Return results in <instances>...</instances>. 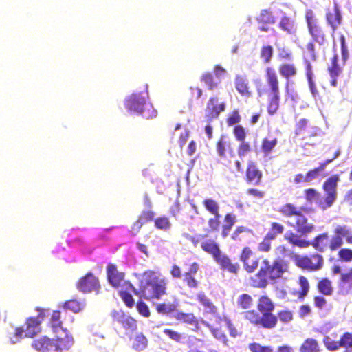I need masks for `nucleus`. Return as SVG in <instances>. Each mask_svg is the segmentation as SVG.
I'll return each mask as SVG.
<instances>
[{"mask_svg":"<svg viewBox=\"0 0 352 352\" xmlns=\"http://www.w3.org/2000/svg\"><path fill=\"white\" fill-rule=\"evenodd\" d=\"M52 340L54 350L58 352L69 350L74 344V338L66 329L60 330L58 333L55 334Z\"/></svg>","mask_w":352,"mask_h":352,"instance_id":"4468645a","label":"nucleus"},{"mask_svg":"<svg viewBox=\"0 0 352 352\" xmlns=\"http://www.w3.org/2000/svg\"><path fill=\"white\" fill-rule=\"evenodd\" d=\"M310 34L314 41L320 45H323L326 41V36L322 28Z\"/></svg>","mask_w":352,"mask_h":352,"instance_id":"338daca9","label":"nucleus"},{"mask_svg":"<svg viewBox=\"0 0 352 352\" xmlns=\"http://www.w3.org/2000/svg\"><path fill=\"white\" fill-rule=\"evenodd\" d=\"M31 346L38 352H50L54 349L52 339L42 336L32 341Z\"/></svg>","mask_w":352,"mask_h":352,"instance_id":"4be33fe9","label":"nucleus"},{"mask_svg":"<svg viewBox=\"0 0 352 352\" xmlns=\"http://www.w3.org/2000/svg\"><path fill=\"white\" fill-rule=\"evenodd\" d=\"M248 349L251 352H273V348L270 345H262L253 342L249 344Z\"/></svg>","mask_w":352,"mask_h":352,"instance_id":"5fc2aeb1","label":"nucleus"},{"mask_svg":"<svg viewBox=\"0 0 352 352\" xmlns=\"http://www.w3.org/2000/svg\"><path fill=\"white\" fill-rule=\"evenodd\" d=\"M304 195L306 201L309 203L317 201L320 197V192L313 188L305 190Z\"/></svg>","mask_w":352,"mask_h":352,"instance_id":"bf43d9fd","label":"nucleus"},{"mask_svg":"<svg viewBox=\"0 0 352 352\" xmlns=\"http://www.w3.org/2000/svg\"><path fill=\"white\" fill-rule=\"evenodd\" d=\"M233 135L235 138V140L237 142H241L245 140L246 138V131L245 128L240 124H237L233 128Z\"/></svg>","mask_w":352,"mask_h":352,"instance_id":"052dcab7","label":"nucleus"},{"mask_svg":"<svg viewBox=\"0 0 352 352\" xmlns=\"http://www.w3.org/2000/svg\"><path fill=\"white\" fill-rule=\"evenodd\" d=\"M203 205L206 210L212 214H219V204L212 198L205 199L203 201Z\"/></svg>","mask_w":352,"mask_h":352,"instance_id":"a18cd8bd","label":"nucleus"},{"mask_svg":"<svg viewBox=\"0 0 352 352\" xmlns=\"http://www.w3.org/2000/svg\"><path fill=\"white\" fill-rule=\"evenodd\" d=\"M340 348L352 349V333L344 332L339 339Z\"/></svg>","mask_w":352,"mask_h":352,"instance_id":"864d4df0","label":"nucleus"},{"mask_svg":"<svg viewBox=\"0 0 352 352\" xmlns=\"http://www.w3.org/2000/svg\"><path fill=\"white\" fill-rule=\"evenodd\" d=\"M313 210L302 207L298 208L292 203H285L281 206L278 212L284 217H294L293 221L288 220L287 224L296 229V232L301 235H307L315 230L316 226L314 223L309 222L305 213H308Z\"/></svg>","mask_w":352,"mask_h":352,"instance_id":"20e7f679","label":"nucleus"},{"mask_svg":"<svg viewBox=\"0 0 352 352\" xmlns=\"http://www.w3.org/2000/svg\"><path fill=\"white\" fill-rule=\"evenodd\" d=\"M253 151V147L250 142L246 140L239 142V144L237 147V154L239 157H243Z\"/></svg>","mask_w":352,"mask_h":352,"instance_id":"49530a36","label":"nucleus"},{"mask_svg":"<svg viewBox=\"0 0 352 352\" xmlns=\"http://www.w3.org/2000/svg\"><path fill=\"white\" fill-rule=\"evenodd\" d=\"M285 240L292 247L307 248L312 246L318 252L323 253L328 249L331 252L336 251L344 245V240L349 244H352V234L350 228L346 225H336L333 230V235L329 237L327 232H323L316 236L311 241L302 239L300 235L292 231L287 232L284 235Z\"/></svg>","mask_w":352,"mask_h":352,"instance_id":"f257e3e1","label":"nucleus"},{"mask_svg":"<svg viewBox=\"0 0 352 352\" xmlns=\"http://www.w3.org/2000/svg\"><path fill=\"white\" fill-rule=\"evenodd\" d=\"M295 263L297 267L302 270L316 272L323 267L324 258L318 252H315L310 255L297 256Z\"/></svg>","mask_w":352,"mask_h":352,"instance_id":"6e6552de","label":"nucleus"},{"mask_svg":"<svg viewBox=\"0 0 352 352\" xmlns=\"http://www.w3.org/2000/svg\"><path fill=\"white\" fill-rule=\"evenodd\" d=\"M214 217L208 220V226L211 232H217L219 230L221 226V214H213Z\"/></svg>","mask_w":352,"mask_h":352,"instance_id":"13d9d810","label":"nucleus"},{"mask_svg":"<svg viewBox=\"0 0 352 352\" xmlns=\"http://www.w3.org/2000/svg\"><path fill=\"white\" fill-rule=\"evenodd\" d=\"M234 87L241 96L247 98L252 96L251 87L245 76L236 75L234 78Z\"/></svg>","mask_w":352,"mask_h":352,"instance_id":"aec40b11","label":"nucleus"},{"mask_svg":"<svg viewBox=\"0 0 352 352\" xmlns=\"http://www.w3.org/2000/svg\"><path fill=\"white\" fill-rule=\"evenodd\" d=\"M163 333L170 339L177 342H181L183 339L182 333L173 329H164L163 330Z\"/></svg>","mask_w":352,"mask_h":352,"instance_id":"e2e57ef3","label":"nucleus"},{"mask_svg":"<svg viewBox=\"0 0 352 352\" xmlns=\"http://www.w3.org/2000/svg\"><path fill=\"white\" fill-rule=\"evenodd\" d=\"M197 299L199 302L204 307L205 313L216 315L218 313V309L210 299L204 293L199 292L197 294Z\"/></svg>","mask_w":352,"mask_h":352,"instance_id":"b1692460","label":"nucleus"},{"mask_svg":"<svg viewBox=\"0 0 352 352\" xmlns=\"http://www.w3.org/2000/svg\"><path fill=\"white\" fill-rule=\"evenodd\" d=\"M326 21L334 32L341 25L342 16L339 9L338 4L334 2L332 9L327 8L326 12Z\"/></svg>","mask_w":352,"mask_h":352,"instance_id":"dca6fc26","label":"nucleus"},{"mask_svg":"<svg viewBox=\"0 0 352 352\" xmlns=\"http://www.w3.org/2000/svg\"><path fill=\"white\" fill-rule=\"evenodd\" d=\"M274 54L273 47L270 45H264L261 48L260 58L264 63L271 62Z\"/></svg>","mask_w":352,"mask_h":352,"instance_id":"c03bdc74","label":"nucleus"},{"mask_svg":"<svg viewBox=\"0 0 352 352\" xmlns=\"http://www.w3.org/2000/svg\"><path fill=\"white\" fill-rule=\"evenodd\" d=\"M278 324L277 316L272 312L262 313L260 318L259 327L266 329H272Z\"/></svg>","mask_w":352,"mask_h":352,"instance_id":"bb28decb","label":"nucleus"},{"mask_svg":"<svg viewBox=\"0 0 352 352\" xmlns=\"http://www.w3.org/2000/svg\"><path fill=\"white\" fill-rule=\"evenodd\" d=\"M200 80L207 85L210 90H213L218 86V82L214 81V76L210 72L204 73L200 77Z\"/></svg>","mask_w":352,"mask_h":352,"instance_id":"09e8293b","label":"nucleus"},{"mask_svg":"<svg viewBox=\"0 0 352 352\" xmlns=\"http://www.w3.org/2000/svg\"><path fill=\"white\" fill-rule=\"evenodd\" d=\"M40 320L36 318L30 317L25 322V334L24 337L32 338L41 331Z\"/></svg>","mask_w":352,"mask_h":352,"instance_id":"393cba45","label":"nucleus"},{"mask_svg":"<svg viewBox=\"0 0 352 352\" xmlns=\"http://www.w3.org/2000/svg\"><path fill=\"white\" fill-rule=\"evenodd\" d=\"M239 259L243 264V270L248 274H252L258 270L261 261L259 257L253 256L252 250L248 246L241 250Z\"/></svg>","mask_w":352,"mask_h":352,"instance_id":"9b49d317","label":"nucleus"},{"mask_svg":"<svg viewBox=\"0 0 352 352\" xmlns=\"http://www.w3.org/2000/svg\"><path fill=\"white\" fill-rule=\"evenodd\" d=\"M298 283L300 287V289L298 292L300 297H305L309 292V283L307 278L304 276H300L298 278Z\"/></svg>","mask_w":352,"mask_h":352,"instance_id":"4d7b16f0","label":"nucleus"},{"mask_svg":"<svg viewBox=\"0 0 352 352\" xmlns=\"http://www.w3.org/2000/svg\"><path fill=\"white\" fill-rule=\"evenodd\" d=\"M60 318V311L58 310L53 311L50 318V326L54 334L58 333L60 330L63 329V322L61 321Z\"/></svg>","mask_w":352,"mask_h":352,"instance_id":"e433bc0d","label":"nucleus"},{"mask_svg":"<svg viewBox=\"0 0 352 352\" xmlns=\"http://www.w3.org/2000/svg\"><path fill=\"white\" fill-rule=\"evenodd\" d=\"M85 307V303L83 302L79 301L76 299H71L65 302L63 304V307L65 309H69L74 313H78L83 309Z\"/></svg>","mask_w":352,"mask_h":352,"instance_id":"37998d69","label":"nucleus"},{"mask_svg":"<svg viewBox=\"0 0 352 352\" xmlns=\"http://www.w3.org/2000/svg\"><path fill=\"white\" fill-rule=\"evenodd\" d=\"M278 317L282 322L287 323L292 320L293 314L289 310H282L278 313Z\"/></svg>","mask_w":352,"mask_h":352,"instance_id":"774afa93","label":"nucleus"},{"mask_svg":"<svg viewBox=\"0 0 352 352\" xmlns=\"http://www.w3.org/2000/svg\"><path fill=\"white\" fill-rule=\"evenodd\" d=\"M278 72L280 76L285 80V87L288 91L291 78H294L298 73L296 66L294 63H282L278 66Z\"/></svg>","mask_w":352,"mask_h":352,"instance_id":"a211bd4d","label":"nucleus"},{"mask_svg":"<svg viewBox=\"0 0 352 352\" xmlns=\"http://www.w3.org/2000/svg\"><path fill=\"white\" fill-rule=\"evenodd\" d=\"M339 181V175H334L330 176L324 182L322 190L325 195L323 199H320L318 201V205L321 209L326 210L329 208L336 201L337 198V187Z\"/></svg>","mask_w":352,"mask_h":352,"instance_id":"0eeeda50","label":"nucleus"},{"mask_svg":"<svg viewBox=\"0 0 352 352\" xmlns=\"http://www.w3.org/2000/svg\"><path fill=\"white\" fill-rule=\"evenodd\" d=\"M226 109V103L225 102H219L217 96H211L206 104L205 109V120L207 123H210L213 120L217 119L219 115Z\"/></svg>","mask_w":352,"mask_h":352,"instance_id":"1a4fd4ad","label":"nucleus"},{"mask_svg":"<svg viewBox=\"0 0 352 352\" xmlns=\"http://www.w3.org/2000/svg\"><path fill=\"white\" fill-rule=\"evenodd\" d=\"M241 120V117L238 110L232 111L227 116L226 121L228 126H236Z\"/></svg>","mask_w":352,"mask_h":352,"instance_id":"6e6d98bb","label":"nucleus"},{"mask_svg":"<svg viewBox=\"0 0 352 352\" xmlns=\"http://www.w3.org/2000/svg\"><path fill=\"white\" fill-rule=\"evenodd\" d=\"M119 296L127 307L132 308L134 306L135 301L131 294L122 290L119 292Z\"/></svg>","mask_w":352,"mask_h":352,"instance_id":"680f3d73","label":"nucleus"},{"mask_svg":"<svg viewBox=\"0 0 352 352\" xmlns=\"http://www.w3.org/2000/svg\"><path fill=\"white\" fill-rule=\"evenodd\" d=\"M155 212L151 210H144L138 217L140 221L144 224L150 222L154 219Z\"/></svg>","mask_w":352,"mask_h":352,"instance_id":"0e129e2a","label":"nucleus"},{"mask_svg":"<svg viewBox=\"0 0 352 352\" xmlns=\"http://www.w3.org/2000/svg\"><path fill=\"white\" fill-rule=\"evenodd\" d=\"M278 144V138L268 135L264 137L261 141V148L265 156L269 155L274 151Z\"/></svg>","mask_w":352,"mask_h":352,"instance_id":"c85d7f7f","label":"nucleus"},{"mask_svg":"<svg viewBox=\"0 0 352 352\" xmlns=\"http://www.w3.org/2000/svg\"><path fill=\"white\" fill-rule=\"evenodd\" d=\"M138 313L144 317L148 318L151 315L148 306L142 300L138 301L136 304Z\"/></svg>","mask_w":352,"mask_h":352,"instance_id":"69168bd1","label":"nucleus"},{"mask_svg":"<svg viewBox=\"0 0 352 352\" xmlns=\"http://www.w3.org/2000/svg\"><path fill=\"white\" fill-rule=\"evenodd\" d=\"M252 235L253 231L251 229L244 226H238L231 234L230 238L234 241H242Z\"/></svg>","mask_w":352,"mask_h":352,"instance_id":"cd10ccee","label":"nucleus"},{"mask_svg":"<svg viewBox=\"0 0 352 352\" xmlns=\"http://www.w3.org/2000/svg\"><path fill=\"white\" fill-rule=\"evenodd\" d=\"M174 318L181 322L190 324L198 327L199 321L193 313H185L182 311H177Z\"/></svg>","mask_w":352,"mask_h":352,"instance_id":"7c9ffc66","label":"nucleus"},{"mask_svg":"<svg viewBox=\"0 0 352 352\" xmlns=\"http://www.w3.org/2000/svg\"><path fill=\"white\" fill-rule=\"evenodd\" d=\"M155 227L160 230L168 231L172 226L171 222L166 216H160L154 219Z\"/></svg>","mask_w":352,"mask_h":352,"instance_id":"a19ab883","label":"nucleus"},{"mask_svg":"<svg viewBox=\"0 0 352 352\" xmlns=\"http://www.w3.org/2000/svg\"><path fill=\"white\" fill-rule=\"evenodd\" d=\"M265 78L268 89L267 91L258 89V95L261 96L265 92L266 93L267 111L269 115L274 116L279 109L281 99L279 80L275 68L272 66H267L265 69Z\"/></svg>","mask_w":352,"mask_h":352,"instance_id":"39448f33","label":"nucleus"},{"mask_svg":"<svg viewBox=\"0 0 352 352\" xmlns=\"http://www.w3.org/2000/svg\"><path fill=\"white\" fill-rule=\"evenodd\" d=\"M319 293L324 296H330L333 293V287L332 282L328 278H321L316 285Z\"/></svg>","mask_w":352,"mask_h":352,"instance_id":"2f4dec72","label":"nucleus"},{"mask_svg":"<svg viewBox=\"0 0 352 352\" xmlns=\"http://www.w3.org/2000/svg\"><path fill=\"white\" fill-rule=\"evenodd\" d=\"M214 260L220 265L221 270L223 271L237 274L240 270V265L238 263H233L228 255L223 254L222 252H221Z\"/></svg>","mask_w":352,"mask_h":352,"instance_id":"f3484780","label":"nucleus"},{"mask_svg":"<svg viewBox=\"0 0 352 352\" xmlns=\"http://www.w3.org/2000/svg\"><path fill=\"white\" fill-rule=\"evenodd\" d=\"M215 147L219 157L221 159H225L226 157L227 148H229V144L224 135H221L217 140Z\"/></svg>","mask_w":352,"mask_h":352,"instance_id":"ea45409f","label":"nucleus"},{"mask_svg":"<svg viewBox=\"0 0 352 352\" xmlns=\"http://www.w3.org/2000/svg\"><path fill=\"white\" fill-rule=\"evenodd\" d=\"M289 270L287 261L278 258L271 262L263 258L256 273L250 277V285L254 288L265 289L270 283H274L283 278Z\"/></svg>","mask_w":352,"mask_h":352,"instance_id":"f03ea898","label":"nucleus"},{"mask_svg":"<svg viewBox=\"0 0 352 352\" xmlns=\"http://www.w3.org/2000/svg\"><path fill=\"white\" fill-rule=\"evenodd\" d=\"M125 273L118 270L116 264L109 263L107 266V278L109 283L113 287L118 288L122 285H125L129 289V286L124 280Z\"/></svg>","mask_w":352,"mask_h":352,"instance_id":"ddd939ff","label":"nucleus"},{"mask_svg":"<svg viewBox=\"0 0 352 352\" xmlns=\"http://www.w3.org/2000/svg\"><path fill=\"white\" fill-rule=\"evenodd\" d=\"M342 247V245L337 250H338L337 254L338 261L344 263L352 262V249Z\"/></svg>","mask_w":352,"mask_h":352,"instance_id":"79ce46f5","label":"nucleus"},{"mask_svg":"<svg viewBox=\"0 0 352 352\" xmlns=\"http://www.w3.org/2000/svg\"><path fill=\"white\" fill-rule=\"evenodd\" d=\"M236 222V214H234L232 212H227L225 214L223 217V224L221 226V235L222 238L225 239L229 235L231 230L232 229Z\"/></svg>","mask_w":352,"mask_h":352,"instance_id":"5701e85b","label":"nucleus"},{"mask_svg":"<svg viewBox=\"0 0 352 352\" xmlns=\"http://www.w3.org/2000/svg\"><path fill=\"white\" fill-rule=\"evenodd\" d=\"M147 345L148 340L144 335L139 333L135 336L133 343V347L137 351H142L146 348Z\"/></svg>","mask_w":352,"mask_h":352,"instance_id":"de8ad7c7","label":"nucleus"},{"mask_svg":"<svg viewBox=\"0 0 352 352\" xmlns=\"http://www.w3.org/2000/svg\"><path fill=\"white\" fill-rule=\"evenodd\" d=\"M299 352H320V347L316 339L308 338L300 345Z\"/></svg>","mask_w":352,"mask_h":352,"instance_id":"473e14b6","label":"nucleus"},{"mask_svg":"<svg viewBox=\"0 0 352 352\" xmlns=\"http://www.w3.org/2000/svg\"><path fill=\"white\" fill-rule=\"evenodd\" d=\"M252 304L253 299L252 296L248 294H243L240 295L237 300L238 306L243 309L250 308Z\"/></svg>","mask_w":352,"mask_h":352,"instance_id":"3c124183","label":"nucleus"},{"mask_svg":"<svg viewBox=\"0 0 352 352\" xmlns=\"http://www.w3.org/2000/svg\"><path fill=\"white\" fill-rule=\"evenodd\" d=\"M76 287L82 293L98 294L101 289L98 278L91 272L82 276L76 283Z\"/></svg>","mask_w":352,"mask_h":352,"instance_id":"9d476101","label":"nucleus"},{"mask_svg":"<svg viewBox=\"0 0 352 352\" xmlns=\"http://www.w3.org/2000/svg\"><path fill=\"white\" fill-rule=\"evenodd\" d=\"M338 335L336 333L331 336H325L323 338L322 342L325 348L329 351H336L340 349L339 340H335Z\"/></svg>","mask_w":352,"mask_h":352,"instance_id":"58836bf2","label":"nucleus"},{"mask_svg":"<svg viewBox=\"0 0 352 352\" xmlns=\"http://www.w3.org/2000/svg\"><path fill=\"white\" fill-rule=\"evenodd\" d=\"M199 270V265L192 263L188 272L184 274V282L190 288H197L199 285V281L195 278V275Z\"/></svg>","mask_w":352,"mask_h":352,"instance_id":"412c9836","label":"nucleus"},{"mask_svg":"<svg viewBox=\"0 0 352 352\" xmlns=\"http://www.w3.org/2000/svg\"><path fill=\"white\" fill-rule=\"evenodd\" d=\"M262 178L263 173L257 166L256 163L254 161H249L245 170V182L249 184L258 186L262 182Z\"/></svg>","mask_w":352,"mask_h":352,"instance_id":"2eb2a0df","label":"nucleus"},{"mask_svg":"<svg viewBox=\"0 0 352 352\" xmlns=\"http://www.w3.org/2000/svg\"><path fill=\"white\" fill-rule=\"evenodd\" d=\"M278 27L289 34H294L296 32L295 21L287 16H284L281 18L278 23Z\"/></svg>","mask_w":352,"mask_h":352,"instance_id":"72a5a7b5","label":"nucleus"},{"mask_svg":"<svg viewBox=\"0 0 352 352\" xmlns=\"http://www.w3.org/2000/svg\"><path fill=\"white\" fill-rule=\"evenodd\" d=\"M328 72L331 78L338 77L341 73V69L338 65V56L335 54L331 58V65L328 67Z\"/></svg>","mask_w":352,"mask_h":352,"instance_id":"603ef678","label":"nucleus"},{"mask_svg":"<svg viewBox=\"0 0 352 352\" xmlns=\"http://www.w3.org/2000/svg\"><path fill=\"white\" fill-rule=\"evenodd\" d=\"M125 107L130 112L141 114L146 119H151L157 116V111L150 103H146V98L141 94L131 95L124 102Z\"/></svg>","mask_w":352,"mask_h":352,"instance_id":"423d86ee","label":"nucleus"},{"mask_svg":"<svg viewBox=\"0 0 352 352\" xmlns=\"http://www.w3.org/2000/svg\"><path fill=\"white\" fill-rule=\"evenodd\" d=\"M111 316L113 322L120 324L126 332H133L138 329L137 320L123 310L113 311Z\"/></svg>","mask_w":352,"mask_h":352,"instance_id":"f8f14e48","label":"nucleus"},{"mask_svg":"<svg viewBox=\"0 0 352 352\" xmlns=\"http://www.w3.org/2000/svg\"><path fill=\"white\" fill-rule=\"evenodd\" d=\"M256 21L259 24L260 31L267 32L270 30V25H274L276 21L272 12L263 10L256 18Z\"/></svg>","mask_w":352,"mask_h":352,"instance_id":"6ab92c4d","label":"nucleus"},{"mask_svg":"<svg viewBox=\"0 0 352 352\" xmlns=\"http://www.w3.org/2000/svg\"><path fill=\"white\" fill-rule=\"evenodd\" d=\"M200 246L205 252L211 254L214 259L221 252L219 244L211 239L202 241Z\"/></svg>","mask_w":352,"mask_h":352,"instance_id":"a878e982","label":"nucleus"},{"mask_svg":"<svg viewBox=\"0 0 352 352\" xmlns=\"http://www.w3.org/2000/svg\"><path fill=\"white\" fill-rule=\"evenodd\" d=\"M257 309L261 314L272 312L274 305L267 296H261L258 300Z\"/></svg>","mask_w":352,"mask_h":352,"instance_id":"f704fd0d","label":"nucleus"},{"mask_svg":"<svg viewBox=\"0 0 352 352\" xmlns=\"http://www.w3.org/2000/svg\"><path fill=\"white\" fill-rule=\"evenodd\" d=\"M126 284L136 296L150 301L160 300L166 294L168 280L165 278H160L153 270H148L143 273L142 278L139 282L138 289L130 282H127Z\"/></svg>","mask_w":352,"mask_h":352,"instance_id":"7ed1b4c3","label":"nucleus"},{"mask_svg":"<svg viewBox=\"0 0 352 352\" xmlns=\"http://www.w3.org/2000/svg\"><path fill=\"white\" fill-rule=\"evenodd\" d=\"M305 20L309 34L314 33V32L322 28L319 24L318 19L316 18L312 10L309 9L306 10Z\"/></svg>","mask_w":352,"mask_h":352,"instance_id":"c756f323","label":"nucleus"},{"mask_svg":"<svg viewBox=\"0 0 352 352\" xmlns=\"http://www.w3.org/2000/svg\"><path fill=\"white\" fill-rule=\"evenodd\" d=\"M243 317L245 320H248L251 324L256 327H259L261 316L254 309L245 311L243 313Z\"/></svg>","mask_w":352,"mask_h":352,"instance_id":"8fccbe9b","label":"nucleus"},{"mask_svg":"<svg viewBox=\"0 0 352 352\" xmlns=\"http://www.w3.org/2000/svg\"><path fill=\"white\" fill-rule=\"evenodd\" d=\"M338 286L340 288H346L347 292L352 291V267L347 272L341 274Z\"/></svg>","mask_w":352,"mask_h":352,"instance_id":"c9c22d12","label":"nucleus"},{"mask_svg":"<svg viewBox=\"0 0 352 352\" xmlns=\"http://www.w3.org/2000/svg\"><path fill=\"white\" fill-rule=\"evenodd\" d=\"M178 307L177 302L159 303L157 304L155 309L157 312L162 315H169L177 311Z\"/></svg>","mask_w":352,"mask_h":352,"instance_id":"4c0bfd02","label":"nucleus"}]
</instances>
